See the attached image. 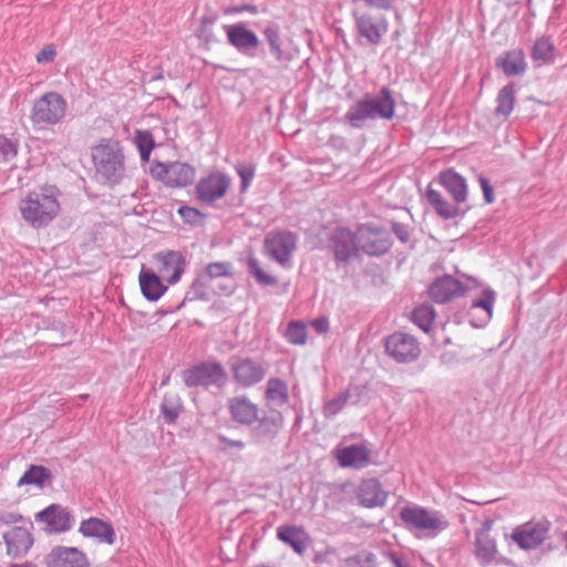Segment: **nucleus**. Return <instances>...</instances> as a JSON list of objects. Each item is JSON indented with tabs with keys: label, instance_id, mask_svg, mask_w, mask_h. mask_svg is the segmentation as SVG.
I'll return each mask as SVG.
<instances>
[{
	"label": "nucleus",
	"instance_id": "nucleus-38",
	"mask_svg": "<svg viewBox=\"0 0 567 567\" xmlns=\"http://www.w3.org/2000/svg\"><path fill=\"white\" fill-rule=\"evenodd\" d=\"M205 277H208L210 281L217 284L218 279H226L227 285L233 286V279L230 277V264L228 262H210L202 271Z\"/></svg>",
	"mask_w": 567,
	"mask_h": 567
},
{
	"label": "nucleus",
	"instance_id": "nucleus-4",
	"mask_svg": "<svg viewBox=\"0 0 567 567\" xmlns=\"http://www.w3.org/2000/svg\"><path fill=\"white\" fill-rule=\"evenodd\" d=\"M395 102L388 87L381 90V96L367 97L351 107L347 117L351 122H359L367 118L381 117L390 120L394 115Z\"/></svg>",
	"mask_w": 567,
	"mask_h": 567
},
{
	"label": "nucleus",
	"instance_id": "nucleus-32",
	"mask_svg": "<svg viewBox=\"0 0 567 567\" xmlns=\"http://www.w3.org/2000/svg\"><path fill=\"white\" fill-rule=\"evenodd\" d=\"M51 476L49 468L41 465H31L28 471L21 476L18 485H38L42 486L47 480Z\"/></svg>",
	"mask_w": 567,
	"mask_h": 567
},
{
	"label": "nucleus",
	"instance_id": "nucleus-34",
	"mask_svg": "<svg viewBox=\"0 0 567 567\" xmlns=\"http://www.w3.org/2000/svg\"><path fill=\"white\" fill-rule=\"evenodd\" d=\"M224 30L231 45L237 49L248 48V30L245 28L244 23L225 24Z\"/></svg>",
	"mask_w": 567,
	"mask_h": 567
},
{
	"label": "nucleus",
	"instance_id": "nucleus-54",
	"mask_svg": "<svg viewBox=\"0 0 567 567\" xmlns=\"http://www.w3.org/2000/svg\"><path fill=\"white\" fill-rule=\"evenodd\" d=\"M238 175L241 179V187L246 188L248 186V168L244 165L237 167Z\"/></svg>",
	"mask_w": 567,
	"mask_h": 567
},
{
	"label": "nucleus",
	"instance_id": "nucleus-52",
	"mask_svg": "<svg viewBox=\"0 0 567 567\" xmlns=\"http://www.w3.org/2000/svg\"><path fill=\"white\" fill-rule=\"evenodd\" d=\"M22 519H23V517L19 513H1L0 514V523L6 524V525L19 523Z\"/></svg>",
	"mask_w": 567,
	"mask_h": 567
},
{
	"label": "nucleus",
	"instance_id": "nucleus-24",
	"mask_svg": "<svg viewBox=\"0 0 567 567\" xmlns=\"http://www.w3.org/2000/svg\"><path fill=\"white\" fill-rule=\"evenodd\" d=\"M495 65L507 76L522 75L527 70L525 52L522 49L508 50L496 59Z\"/></svg>",
	"mask_w": 567,
	"mask_h": 567
},
{
	"label": "nucleus",
	"instance_id": "nucleus-11",
	"mask_svg": "<svg viewBox=\"0 0 567 567\" xmlns=\"http://www.w3.org/2000/svg\"><path fill=\"white\" fill-rule=\"evenodd\" d=\"M329 247L338 262H350L359 256L357 230L346 227L337 228L329 240Z\"/></svg>",
	"mask_w": 567,
	"mask_h": 567
},
{
	"label": "nucleus",
	"instance_id": "nucleus-18",
	"mask_svg": "<svg viewBox=\"0 0 567 567\" xmlns=\"http://www.w3.org/2000/svg\"><path fill=\"white\" fill-rule=\"evenodd\" d=\"M493 523L485 522L476 533L475 556L483 565H489L497 560L498 549L496 539L491 535Z\"/></svg>",
	"mask_w": 567,
	"mask_h": 567
},
{
	"label": "nucleus",
	"instance_id": "nucleus-6",
	"mask_svg": "<svg viewBox=\"0 0 567 567\" xmlns=\"http://www.w3.org/2000/svg\"><path fill=\"white\" fill-rule=\"evenodd\" d=\"M550 526L548 519H530L516 526L511 534V539L522 549H533L548 538Z\"/></svg>",
	"mask_w": 567,
	"mask_h": 567
},
{
	"label": "nucleus",
	"instance_id": "nucleus-47",
	"mask_svg": "<svg viewBox=\"0 0 567 567\" xmlns=\"http://www.w3.org/2000/svg\"><path fill=\"white\" fill-rule=\"evenodd\" d=\"M367 8L390 11L394 6V0H363Z\"/></svg>",
	"mask_w": 567,
	"mask_h": 567
},
{
	"label": "nucleus",
	"instance_id": "nucleus-40",
	"mask_svg": "<svg viewBox=\"0 0 567 567\" xmlns=\"http://www.w3.org/2000/svg\"><path fill=\"white\" fill-rule=\"evenodd\" d=\"M427 200L435 208L439 215L444 218H451L455 215V210L452 206H450L442 195L433 189L427 190Z\"/></svg>",
	"mask_w": 567,
	"mask_h": 567
},
{
	"label": "nucleus",
	"instance_id": "nucleus-1",
	"mask_svg": "<svg viewBox=\"0 0 567 567\" xmlns=\"http://www.w3.org/2000/svg\"><path fill=\"white\" fill-rule=\"evenodd\" d=\"M19 210L28 225L42 228L58 216L60 203L52 190H34L20 200Z\"/></svg>",
	"mask_w": 567,
	"mask_h": 567
},
{
	"label": "nucleus",
	"instance_id": "nucleus-43",
	"mask_svg": "<svg viewBox=\"0 0 567 567\" xmlns=\"http://www.w3.org/2000/svg\"><path fill=\"white\" fill-rule=\"evenodd\" d=\"M234 377L243 384H248V360L236 357L230 358Z\"/></svg>",
	"mask_w": 567,
	"mask_h": 567
},
{
	"label": "nucleus",
	"instance_id": "nucleus-20",
	"mask_svg": "<svg viewBox=\"0 0 567 567\" xmlns=\"http://www.w3.org/2000/svg\"><path fill=\"white\" fill-rule=\"evenodd\" d=\"M38 522L45 523L52 530L61 533L72 527L73 517L71 513L58 504H52L35 515Z\"/></svg>",
	"mask_w": 567,
	"mask_h": 567
},
{
	"label": "nucleus",
	"instance_id": "nucleus-3",
	"mask_svg": "<svg viewBox=\"0 0 567 567\" xmlns=\"http://www.w3.org/2000/svg\"><path fill=\"white\" fill-rule=\"evenodd\" d=\"M68 102L58 92L50 91L33 102L30 122L38 130H47L60 124L66 116Z\"/></svg>",
	"mask_w": 567,
	"mask_h": 567
},
{
	"label": "nucleus",
	"instance_id": "nucleus-55",
	"mask_svg": "<svg viewBox=\"0 0 567 567\" xmlns=\"http://www.w3.org/2000/svg\"><path fill=\"white\" fill-rule=\"evenodd\" d=\"M264 378V371L261 368L250 369V381L257 382Z\"/></svg>",
	"mask_w": 567,
	"mask_h": 567
},
{
	"label": "nucleus",
	"instance_id": "nucleus-49",
	"mask_svg": "<svg viewBox=\"0 0 567 567\" xmlns=\"http://www.w3.org/2000/svg\"><path fill=\"white\" fill-rule=\"evenodd\" d=\"M56 55V51L53 45H45L38 54L37 62L38 63H49L54 60Z\"/></svg>",
	"mask_w": 567,
	"mask_h": 567
},
{
	"label": "nucleus",
	"instance_id": "nucleus-8",
	"mask_svg": "<svg viewBox=\"0 0 567 567\" xmlns=\"http://www.w3.org/2000/svg\"><path fill=\"white\" fill-rule=\"evenodd\" d=\"M265 248L270 258L288 267L297 249V236L288 230L270 231L266 237Z\"/></svg>",
	"mask_w": 567,
	"mask_h": 567
},
{
	"label": "nucleus",
	"instance_id": "nucleus-12",
	"mask_svg": "<svg viewBox=\"0 0 567 567\" xmlns=\"http://www.w3.org/2000/svg\"><path fill=\"white\" fill-rule=\"evenodd\" d=\"M357 237L360 251L368 255H381L390 246L388 233L369 224L360 225L357 228Z\"/></svg>",
	"mask_w": 567,
	"mask_h": 567
},
{
	"label": "nucleus",
	"instance_id": "nucleus-31",
	"mask_svg": "<svg viewBox=\"0 0 567 567\" xmlns=\"http://www.w3.org/2000/svg\"><path fill=\"white\" fill-rule=\"evenodd\" d=\"M289 398L288 385L280 379L272 378L268 381L266 400L269 405L281 406L287 403Z\"/></svg>",
	"mask_w": 567,
	"mask_h": 567
},
{
	"label": "nucleus",
	"instance_id": "nucleus-17",
	"mask_svg": "<svg viewBox=\"0 0 567 567\" xmlns=\"http://www.w3.org/2000/svg\"><path fill=\"white\" fill-rule=\"evenodd\" d=\"M2 538L7 546V555L12 558L25 556L33 545L32 534L25 527H12L3 533Z\"/></svg>",
	"mask_w": 567,
	"mask_h": 567
},
{
	"label": "nucleus",
	"instance_id": "nucleus-35",
	"mask_svg": "<svg viewBox=\"0 0 567 567\" xmlns=\"http://www.w3.org/2000/svg\"><path fill=\"white\" fill-rule=\"evenodd\" d=\"M134 143L140 152L143 162L150 161L151 152L155 146L153 135L146 130H136L134 135Z\"/></svg>",
	"mask_w": 567,
	"mask_h": 567
},
{
	"label": "nucleus",
	"instance_id": "nucleus-29",
	"mask_svg": "<svg viewBox=\"0 0 567 567\" xmlns=\"http://www.w3.org/2000/svg\"><path fill=\"white\" fill-rule=\"evenodd\" d=\"M494 303L495 292L491 289L483 290L482 295L473 300L472 310H482V316L478 318V322H473V326L481 327L491 320Z\"/></svg>",
	"mask_w": 567,
	"mask_h": 567
},
{
	"label": "nucleus",
	"instance_id": "nucleus-19",
	"mask_svg": "<svg viewBox=\"0 0 567 567\" xmlns=\"http://www.w3.org/2000/svg\"><path fill=\"white\" fill-rule=\"evenodd\" d=\"M334 456L341 467L360 470L368 466L371 453L365 444H352L336 449Z\"/></svg>",
	"mask_w": 567,
	"mask_h": 567
},
{
	"label": "nucleus",
	"instance_id": "nucleus-33",
	"mask_svg": "<svg viewBox=\"0 0 567 567\" xmlns=\"http://www.w3.org/2000/svg\"><path fill=\"white\" fill-rule=\"evenodd\" d=\"M532 58L539 64H546L554 59V45L547 38H540L536 40L532 49Z\"/></svg>",
	"mask_w": 567,
	"mask_h": 567
},
{
	"label": "nucleus",
	"instance_id": "nucleus-37",
	"mask_svg": "<svg viewBox=\"0 0 567 567\" xmlns=\"http://www.w3.org/2000/svg\"><path fill=\"white\" fill-rule=\"evenodd\" d=\"M514 104L515 86L514 84H508L504 86L498 93L496 113L503 116H507L513 111Z\"/></svg>",
	"mask_w": 567,
	"mask_h": 567
},
{
	"label": "nucleus",
	"instance_id": "nucleus-26",
	"mask_svg": "<svg viewBox=\"0 0 567 567\" xmlns=\"http://www.w3.org/2000/svg\"><path fill=\"white\" fill-rule=\"evenodd\" d=\"M277 537L299 555L305 553L309 542L307 532L301 526L296 525H280L277 528Z\"/></svg>",
	"mask_w": 567,
	"mask_h": 567
},
{
	"label": "nucleus",
	"instance_id": "nucleus-41",
	"mask_svg": "<svg viewBox=\"0 0 567 567\" xmlns=\"http://www.w3.org/2000/svg\"><path fill=\"white\" fill-rule=\"evenodd\" d=\"M229 408L236 421L248 423V400L245 396L231 400Z\"/></svg>",
	"mask_w": 567,
	"mask_h": 567
},
{
	"label": "nucleus",
	"instance_id": "nucleus-58",
	"mask_svg": "<svg viewBox=\"0 0 567 567\" xmlns=\"http://www.w3.org/2000/svg\"><path fill=\"white\" fill-rule=\"evenodd\" d=\"M390 557H391V560L393 561V564L396 567H402V564H401L400 559L394 554H391Z\"/></svg>",
	"mask_w": 567,
	"mask_h": 567
},
{
	"label": "nucleus",
	"instance_id": "nucleus-5",
	"mask_svg": "<svg viewBox=\"0 0 567 567\" xmlns=\"http://www.w3.org/2000/svg\"><path fill=\"white\" fill-rule=\"evenodd\" d=\"M226 377L223 365L216 361H205L183 371V380L188 388L221 386Z\"/></svg>",
	"mask_w": 567,
	"mask_h": 567
},
{
	"label": "nucleus",
	"instance_id": "nucleus-21",
	"mask_svg": "<svg viewBox=\"0 0 567 567\" xmlns=\"http://www.w3.org/2000/svg\"><path fill=\"white\" fill-rule=\"evenodd\" d=\"M49 567H89L86 556L75 547L59 546L48 556Z\"/></svg>",
	"mask_w": 567,
	"mask_h": 567
},
{
	"label": "nucleus",
	"instance_id": "nucleus-2",
	"mask_svg": "<svg viewBox=\"0 0 567 567\" xmlns=\"http://www.w3.org/2000/svg\"><path fill=\"white\" fill-rule=\"evenodd\" d=\"M96 175L111 185L118 184L125 173L124 154L116 142L100 144L92 150Z\"/></svg>",
	"mask_w": 567,
	"mask_h": 567
},
{
	"label": "nucleus",
	"instance_id": "nucleus-56",
	"mask_svg": "<svg viewBox=\"0 0 567 567\" xmlns=\"http://www.w3.org/2000/svg\"><path fill=\"white\" fill-rule=\"evenodd\" d=\"M328 555V553H324V554H317L315 556V563L317 564H321V563H324L327 559H326V556Z\"/></svg>",
	"mask_w": 567,
	"mask_h": 567
},
{
	"label": "nucleus",
	"instance_id": "nucleus-46",
	"mask_svg": "<svg viewBox=\"0 0 567 567\" xmlns=\"http://www.w3.org/2000/svg\"><path fill=\"white\" fill-rule=\"evenodd\" d=\"M265 35L270 44L271 52L278 58H281V49H280V37L277 30L272 28H267L265 30Z\"/></svg>",
	"mask_w": 567,
	"mask_h": 567
},
{
	"label": "nucleus",
	"instance_id": "nucleus-51",
	"mask_svg": "<svg viewBox=\"0 0 567 567\" xmlns=\"http://www.w3.org/2000/svg\"><path fill=\"white\" fill-rule=\"evenodd\" d=\"M311 324L318 333H327L330 329L329 320L326 317L312 320Z\"/></svg>",
	"mask_w": 567,
	"mask_h": 567
},
{
	"label": "nucleus",
	"instance_id": "nucleus-53",
	"mask_svg": "<svg viewBox=\"0 0 567 567\" xmlns=\"http://www.w3.org/2000/svg\"><path fill=\"white\" fill-rule=\"evenodd\" d=\"M216 16H204L202 18L200 33L203 37L208 38L207 29L216 22Z\"/></svg>",
	"mask_w": 567,
	"mask_h": 567
},
{
	"label": "nucleus",
	"instance_id": "nucleus-42",
	"mask_svg": "<svg viewBox=\"0 0 567 567\" xmlns=\"http://www.w3.org/2000/svg\"><path fill=\"white\" fill-rule=\"evenodd\" d=\"M250 268H252V275L259 285L264 287L277 285L278 278L271 270L258 265H252L251 262Z\"/></svg>",
	"mask_w": 567,
	"mask_h": 567
},
{
	"label": "nucleus",
	"instance_id": "nucleus-57",
	"mask_svg": "<svg viewBox=\"0 0 567 567\" xmlns=\"http://www.w3.org/2000/svg\"><path fill=\"white\" fill-rule=\"evenodd\" d=\"M221 441L223 442H228L229 444L236 445V446H239V447H244V445H245L243 442H239V441H226L225 437H221Z\"/></svg>",
	"mask_w": 567,
	"mask_h": 567
},
{
	"label": "nucleus",
	"instance_id": "nucleus-45",
	"mask_svg": "<svg viewBox=\"0 0 567 567\" xmlns=\"http://www.w3.org/2000/svg\"><path fill=\"white\" fill-rule=\"evenodd\" d=\"M349 399L348 392H342L334 399L328 401L323 406V412L327 416L336 415L347 404Z\"/></svg>",
	"mask_w": 567,
	"mask_h": 567
},
{
	"label": "nucleus",
	"instance_id": "nucleus-27",
	"mask_svg": "<svg viewBox=\"0 0 567 567\" xmlns=\"http://www.w3.org/2000/svg\"><path fill=\"white\" fill-rule=\"evenodd\" d=\"M440 182L457 203H463L467 197V185L465 179L452 169L440 174Z\"/></svg>",
	"mask_w": 567,
	"mask_h": 567
},
{
	"label": "nucleus",
	"instance_id": "nucleus-60",
	"mask_svg": "<svg viewBox=\"0 0 567 567\" xmlns=\"http://www.w3.org/2000/svg\"><path fill=\"white\" fill-rule=\"evenodd\" d=\"M245 10H248V6H246V4H244V6L239 7V8L234 9V11H245Z\"/></svg>",
	"mask_w": 567,
	"mask_h": 567
},
{
	"label": "nucleus",
	"instance_id": "nucleus-50",
	"mask_svg": "<svg viewBox=\"0 0 567 567\" xmlns=\"http://www.w3.org/2000/svg\"><path fill=\"white\" fill-rule=\"evenodd\" d=\"M478 182L483 189L486 203H488V204L493 203V200H494L493 187L491 186L489 182L483 176H480Z\"/></svg>",
	"mask_w": 567,
	"mask_h": 567
},
{
	"label": "nucleus",
	"instance_id": "nucleus-36",
	"mask_svg": "<svg viewBox=\"0 0 567 567\" xmlns=\"http://www.w3.org/2000/svg\"><path fill=\"white\" fill-rule=\"evenodd\" d=\"M435 319V311L431 305L423 303L416 307L412 313V321L423 331H430Z\"/></svg>",
	"mask_w": 567,
	"mask_h": 567
},
{
	"label": "nucleus",
	"instance_id": "nucleus-16",
	"mask_svg": "<svg viewBox=\"0 0 567 567\" xmlns=\"http://www.w3.org/2000/svg\"><path fill=\"white\" fill-rule=\"evenodd\" d=\"M465 293L463 284L453 276L437 278L429 288L431 299L437 303H445Z\"/></svg>",
	"mask_w": 567,
	"mask_h": 567
},
{
	"label": "nucleus",
	"instance_id": "nucleus-14",
	"mask_svg": "<svg viewBox=\"0 0 567 567\" xmlns=\"http://www.w3.org/2000/svg\"><path fill=\"white\" fill-rule=\"evenodd\" d=\"M230 185L229 178L221 173H213L202 178L196 185L197 199L202 204L210 205L225 196Z\"/></svg>",
	"mask_w": 567,
	"mask_h": 567
},
{
	"label": "nucleus",
	"instance_id": "nucleus-15",
	"mask_svg": "<svg viewBox=\"0 0 567 567\" xmlns=\"http://www.w3.org/2000/svg\"><path fill=\"white\" fill-rule=\"evenodd\" d=\"M355 25L359 34L371 44H379L389 31V22L383 16H355Z\"/></svg>",
	"mask_w": 567,
	"mask_h": 567
},
{
	"label": "nucleus",
	"instance_id": "nucleus-10",
	"mask_svg": "<svg viewBox=\"0 0 567 567\" xmlns=\"http://www.w3.org/2000/svg\"><path fill=\"white\" fill-rule=\"evenodd\" d=\"M385 352L396 362L406 363L420 357L421 348L413 336L395 332L386 338Z\"/></svg>",
	"mask_w": 567,
	"mask_h": 567
},
{
	"label": "nucleus",
	"instance_id": "nucleus-28",
	"mask_svg": "<svg viewBox=\"0 0 567 567\" xmlns=\"http://www.w3.org/2000/svg\"><path fill=\"white\" fill-rule=\"evenodd\" d=\"M162 279V277L157 276L153 271H141V291L147 300L156 301L167 290V287L163 284Z\"/></svg>",
	"mask_w": 567,
	"mask_h": 567
},
{
	"label": "nucleus",
	"instance_id": "nucleus-9",
	"mask_svg": "<svg viewBox=\"0 0 567 567\" xmlns=\"http://www.w3.org/2000/svg\"><path fill=\"white\" fill-rule=\"evenodd\" d=\"M400 518L408 527L434 533L444 529L447 525L441 515L417 505L403 507Z\"/></svg>",
	"mask_w": 567,
	"mask_h": 567
},
{
	"label": "nucleus",
	"instance_id": "nucleus-44",
	"mask_svg": "<svg viewBox=\"0 0 567 567\" xmlns=\"http://www.w3.org/2000/svg\"><path fill=\"white\" fill-rule=\"evenodd\" d=\"M18 154L17 144L8 137L0 135V162L8 163Z\"/></svg>",
	"mask_w": 567,
	"mask_h": 567
},
{
	"label": "nucleus",
	"instance_id": "nucleus-62",
	"mask_svg": "<svg viewBox=\"0 0 567 567\" xmlns=\"http://www.w3.org/2000/svg\"><path fill=\"white\" fill-rule=\"evenodd\" d=\"M400 238H401L403 241H405V240H406V237H405V236H403V234H400Z\"/></svg>",
	"mask_w": 567,
	"mask_h": 567
},
{
	"label": "nucleus",
	"instance_id": "nucleus-7",
	"mask_svg": "<svg viewBox=\"0 0 567 567\" xmlns=\"http://www.w3.org/2000/svg\"><path fill=\"white\" fill-rule=\"evenodd\" d=\"M151 173L153 177L171 187H185L195 178V169L182 162L156 163Z\"/></svg>",
	"mask_w": 567,
	"mask_h": 567
},
{
	"label": "nucleus",
	"instance_id": "nucleus-22",
	"mask_svg": "<svg viewBox=\"0 0 567 567\" xmlns=\"http://www.w3.org/2000/svg\"><path fill=\"white\" fill-rule=\"evenodd\" d=\"M233 291L231 285L214 284L205 277L202 272L198 274L196 279L193 281L189 290L187 291L186 298L189 300L200 299L208 301L215 293L229 295Z\"/></svg>",
	"mask_w": 567,
	"mask_h": 567
},
{
	"label": "nucleus",
	"instance_id": "nucleus-23",
	"mask_svg": "<svg viewBox=\"0 0 567 567\" xmlns=\"http://www.w3.org/2000/svg\"><path fill=\"white\" fill-rule=\"evenodd\" d=\"M79 532L89 538H95L100 543L113 545L116 539V534L113 526L97 517H90L82 520Z\"/></svg>",
	"mask_w": 567,
	"mask_h": 567
},
{
	"label": "nucleus",
	"instance_id": "nucleus-39",
	"mask_svg": "<svg viewBox=\"0 0 567 567\" xmlns=\"http://www.w3.org/2000/svg\"><path fill=\"white\" fill-rule=\"evenodd\" d=\"M285 337L289 343L305 344L307 341V326L301 321H291L288 323Z\"/></svg>",
	"mask_w": 567,
	"mask_h": 567
},
{
	"label": "nucleus",
	"instance_id": "nucleus-48",
	"mask_svg": "<svg viewBox=\"0 0 567 567\" xmlns=\"http://www.w3.org/2000/svg\"><path fill=\"white\" fill-rule=\"evenodd\" d=\"M178 214L188 223H196L198 218L202 216L198 209L189 207V206H182L178 208Z\"/></svg>",
	"mask_w": 567,
	"mask_h": 567
},
{
	"label": "nucleus",
	"instance_id": "nucleus-59",
	"mask_svg": "<svg viewBox=\"0 0 567 567\" xmlns=\"http://www.w3.org/2000/svg\"><path fill=\"white\" fill-rule=\"evenodd\" d=\"M258 44V39L257 37L250 32V48L251 47H256Z\"/></svg>",
	"mask_w": 567,
	"mask_h": 567
},
{
	"label": "nucleus",
	"instance_id": "nucleus-25",
	"mask_svg": "<svg viewBox=\"0 0 567 567\" xmlns=\"http://www.w3.org/2000/svg\"><path fill=\"white\" fill-rule=\"evenodd\" d=\"M358 498L360 504L368 508L382 506L388 499V493L383 491L378 480L370 478L363 481L358 488Z\"/></svg>",
	"mask_w": 567,
	"mask_h": 567
},
{
	"label": "nucleus",
	"instance_id": "nucleus-61",
	"mask_svg": "<svg viewBox=\"0 0 567 567\" xmlns=\"http://www.w3.org/2000/svg\"><path fill=\"white\" fill-rule=\"evenodd\" d=\"M11 567H29V565H12Z\"/></svg>",
	"mask_w": 567,
	"mask_h": 567
},
{
	"label": "nucleus",
	"instance_id": "nucleus-30",
	"mask_svg": "<svg viewBox=\"0 0 567 567\" xmlns=\"http://www.w3.org/2000/svg\"><path fill=\"white\" fill-rule=\"evenodd\" d=\"M161 414L167 424H173L183 412V402L177 393H165L161 406Z\"/></svg>",
	"mask_w": 567,
	"mask_h": 567
},
{
	"label": "nucleus",
	"instance_id": "nucleus-13",
	"mask_svg": "<svg viewBox=\"0 0 567 567\" xmlns=\"http://www.w3.org/2000/svg\"><path fill=\"white\" fill-rule=\"evenodd\" d=\"M154 259L163 279L169 285L179 281L186 267V259L182 252L175 250L161 251L154 256Z\"/></svg>",
	"mask_w": 567,
	"mask_h": 567
}]
</instances>
